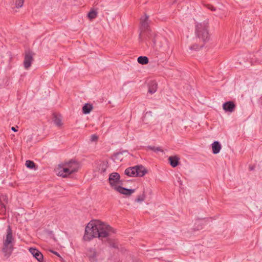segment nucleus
<instances>
[{"instance_id": "cd10ccee", "label": "nucleus", "mask_w": 262, "mask_h": 262, "mask_svg": "<svg viewBox=\"0 0 262 262\" xmlns=\"http://www.w3.org/2000/svg\"><path fill=\"white\" fill-rule=\"evenodd\" d=\"M204 45H205V43L203 42H202L201 43H200L199 44L195 43V44H193V45L191 46L189 48L191 50H196L201 49L202 47H203Z\"/></svg>"}, {"instance_id": "20e7f679", "label": "nucleus", "mask_w": 262, "mask_h": 262, "mask_svg": "<svg viewBox=\"0 0 262 262\" xmlns=\"http://www.w3.org/2000/svg\"><path fill=\"white\" fill-rule=\"evenodd\" d=\"M146 39L147 41L151 40L153 43V47H162V42H166V39L161 35L156 34L151 30H148L146 33Z\"/></svg>"}, {"instance_id": "b1692460", "label": "nucleus", "mask_w": 262, "mask_h": 262, "mask_svg": "<svg viewBox=\"0 0 262 262\" xmlns=\"http://www.w3.org/2000/svg\"><path fill=\"white\" fill-rule=\"evenodd\" d=\"M25 165L27 168L30 169H36L37 168V166L33 161L27 160L26 161Z\"/></svg>"}, {"instance_id": "f3484780", "label": "nucleus", "mask_w": 262, "mask_h": 262, "mask_svg": "<svg viewBox=\"0 0 262 262\" xmlns=\"http://www.w3.org/2000/svg\"><path fill=\"white\" fill-rule=\"evenodd\" d=\"M168 160L170 165L173 168L180 164V158L177 156H170Z\"/></svg>"}, {"instance_id": "ddd939ff", "label": "nucleus", "mask_w": 262, "mask_h": 262, "mask_svg": "<svg viewBox=\"0 0 262 262\" xmlns=\"http://www.w3.org/2000/svg\"><path fill=\"white\" fill-rule=\"evenodd\" d=\"M138 168H139V167L137 166V165L128 167L125 170L124 173L129 177H137V175L139 174V173L137 172L138 169Z\"/></svg>"}, {"instance_id": "bb28decb", "label": "nucleus", "mask_w": 262, "mask_h": 262, "mask_svg": "<svg viewBox=\"0 0 262 262\" xmlns=\"http://www.w3.org/2000/svg\"><path fill=\"white\" fill-rule=\"evenodd\" d=\"M107 162H102L99 166V169L100 170L101 173H104L105 172L107 165Z\"/></svg>"}, {"instance_id": "dca6fc26", "label": "nucleus", "mask_w": 262, "mask_h": 262, "mask_svg": "<svg viewBox=\"0 0 262 262\" xmlns=\"http://www.w3.org/2000/svg\"><path fill=\"white\" fill-rule=\"evenodd\" d=\"M60 167H62V169L60 170L58 173V175L62 178H67L72 173L71 172L70 168H68V166H63L62 165H59Z\"/></svg>"}, {"instance_id": "aec40b11", "label": "nucleus", "mask_w": 262, "mask_h": 262, "mask_svg": "<svg viewBox=\"0 0 262 262\" xmlns=\"http://www.w3.org/2000/svg\"><path fill=\"white\" fill-rule=\"evenodd\" d=\"M212 152L217 154L220 152L221 149V145L219 141H214L212 144Z\"/></svg>"}, {"instance_id": "f704fd0d", "label": "nucleus", "mask_w": 262, "mask_h": 262, "mask_svg": "<svg viewBox=\"0 0 262 262\" xmlns=\"http://www.w3.org/2000/svg\"><path fill=\"white\" fill-rule=\"evenodd\" d=\"M11 129L15 132L17 131V130L14 127H12Z\"/></svg>"}, {"instance_id": "473e14b6", "label": "nucleus", "mask_w": 262, "mask_h": 262, "mask_svg": "<svg viewBox=\"0 0 262 262\" xmlns=\"http://www.w3.org/2000/svg\"><path fill=\"white\" fill-rule=\"evenodd\" d=\"M51 252L54 254L55 255L58 256V257H60V254L56 251H51Z\"/></svg>"}, {"instance_id": "f8f14e48", "label": "nucleus", "mask_w": 262, "mask_h": 262, "mask_svg": "<svg viewBox=\"0 0 262 262\" xmlns=\"http://www.w3.org/2000/svg\"><path fill=\"white\" fill-rule=\"evenodd\" d=\"M29 251L38 261L42 262L43 261V256L38 250L36 248H30Z\"/></svg>"}, {"instance_id": "6e6552de", "label": "nucleus", "mask_w": 262, "mask_h": 262, "mask_svg": "<svg viewBox=\"0 0 262 262\" xmlns=\"http://www.w3.org/2000/svg\"><path fill=\"white\" fill-rule=\"evenodd\" d=\"M108 182L112 187L117 186V184L123 185V182L120 180V176L117 172H112L110 174Z\"/></svg>"}, {"instance_id": "39448f33", "label": "nucleus", "mask_w": 262, "mask_h": 262, "mask_svg": "<svg viewBox=\"0 0 262 262\" xmlns=\"http://www.w3.org/2000/svg\"><path fill=\"white\" fill-rule=\"evenodd\" d=\"M146 39L147 41L151 40L153 43V47H162V42H166V39L161 35L156 34L151 30H148L146 33Z\"/></svg>"}, {"instance_id": "2eb2a0df", "label": "nucleus", "mask_w": 262, "mask_h": 262, "mask_svg": "<svg viewBox=\"0 0 262 262\" xmlns=\"http://www.w3.org/2000/svg\"><path fill=\"white\" fill-rule=\"evenodd\" d=\"M148 19V16L146 15V14L144 18H141V29L142 31H144L145 34L148 30H150L148 29L149 26L147 22Z\"/></svg>"}, {"instance_id": "c85d7f7f", "label": "nucleus", "mask_w": 262, "mask_h": 262, "mask_svg": "<svg viewBox=\"0 0 262 262\" xmlns=\"http://www.w3.org/2000/svg\"><path fill=\"white\" fill-rule=\"evenodd\" d=\"M145 199V194L143 192L142 194L138 195L135 200L137 202H142L144 201Z\"/></svg>"}, {"instance_id": "423d86ee", "label": "nucleus", "mask_w": 262, "mask_h": 262, "mask_svg": "<svg viewBox=\"0 0 262 262\" xmlns=\"http://www.w3.org/2000/svg\"><path fill=\"white\" fill-rule=\"evenodd\" d=\"M35 55L30 49H27L24 52V67L26 69H28L33 61V56Z\"/></svg>"}, {"instance_id": "e433bc0d", "label": "nucleus", "mask_w": 262, "mask_h": 262, "mask_svg": "<svg viewBox=\"0 0 262 262\" xmlns=\"http://www.w3.org/2000/svg\"><path fill=\"white\" fill-rule=\"evenodd\" d=\"M61 261H62V262H66V261L64 260H63L62 258Z\"/></svg>"}, {"instance_id": "c756f323", "label": "nucleus", "mask_w": 262, "mask_h": 262, "mask_svg": "<svg viewBox=\"0 0 262 262\" xmlns=\"http://www.w3.org/2000/svg\"><path fill=\"white\" fill-rule=\"evenodd\" d=\"M24 3V0H16L15 2V5L16 8H21Z\"/></svg>"}, {"instance_id": "412c9836", "label": "nucleus", "mask_w": 262, "mask_h": 262, "mask_svg": "<svg viewBox=\"0 0 262 262\" xmlns=\"http://www.w3.org/2000/svg\"><path fill=\"white\" fill-rule=\"evenodd\" d=\"M93 106L92 104L90 103H85L82 107V113L84 114H89L93 110Z\"/></svg>"}, {"instance_id": "9d476101", "label": "nucleus", "mask_w": 262, "mask_h": 262, "mask_svg": "<svg viewBox=\"0 0 262 262\" xmlns=\"http://www.w3.org/2000/svg\"><path fill=\"white\" fill-rule=\"evenodd\" d=\"M8 198L6 194L0 195V210L2 212L5 213L6 211V205L8 203Z\"/></svg>"}, {"instance_id": "6ab92c4d", "label": "nucleus", "mask_w": 262, "mask_h": 262, "mask_svg": "<svg viewBox=\"0 0 262 262\" xmlns=\"http://www.w3.org/2000/svg\"><path fill=\"white\" fill-rule=\"evenodd\" d=\"M53 121L54 123L58 127H60L62 125L63 123H62V117L60 114H57L56 113H53Z\"/></svg>"}, {"instance_id": "9b49d317", "label": "nucleus", "mask_w": 262, "mask_h": 262, "mask_svg": "<svg viewBox=\"0 0 262 262\" xmlns=\"http://www.w3.org/2000/svg\"><path fill=\"white\" fill-rule=\"evenodd\" d=\"M235 107L236 105L232 101H227L223 104V108L226 112L232 113L234 111Z\"/></svg>"}, {"instance_id": "f03ea898", "label": "nucleus", "mask_w": 262, "mask_h": 262, "mask_svg": "<svg viewBox=\"0 0 262 262\" xmlns=\"http://www.w3.org/2000/svg\"><path fill=\"white\" fill-rule=\"evenodd\" d=\"M14 239L13 237L12 230L11 226L9 225L7 229L6 238L3 241L2 249L4 257L7 259L10 257L14 249Z\"/></svg>"}, {"instance_id": "f257e3e1", "label": "nucleus", "mask_w": 262, "mask_h": 262, "mask_svg": "<svg viewBox=\"0 0 262 262\" xmlns=\"http://www.w3.org/2000/svg\"><path fill=\"white\" fill-rule=\"evenodd\" d=\"M116 232L114 228L100 220H92L85 227L83 239L90 241L97 237L102 240L103 238H106V241L111 247L118 249L115 239L109 237L112 233L115 234Z\"/></svg>"}, {"instance_id": "a878e982", "label": "nucleus", "mask_w": 262, "mask_h": 262, "mask_svg": "<svg viewBox=\"0 0 262 262\" xmlns=\"http://www.w3.org/2000/svg\"><path fill=\"white\" fill-rule=\"evenodd\" d=\"M146 148L148 149L151 150L155 152H158L159 151L163 152V150L160 147H155L151 145H148L146 147Z\"/></svg>"}, {"instance_id": "0eeeda50", "label": "nucleus", "mask_w": 262, "mask_h": 262, "mask_svg": "<svg viewBox=\"0 0 262 262\" xmlns=\"http://www.w3.org/2000/svg\"><path fill=\"white\" fill-rule=\"evenodd\" d=\"M60 165H62L63 166H68V168H70V173H73L77 172L80 167L79 162L75 159H71L68 161H65L64 162L60 164Z\"/></svg>"}, {"instance_id": "c9c22d12", "label": "nucleus", "mask_w": 262, "mask_h": 262, "mask_svg": "<svg viewBox=\"0 0 262 262\" xmlns=\"http://www.w3.org/2000/svg\"><path fill=\"white\" fill-rule=\"evenodd\" d=\"M249 169H250V170H253V169H254V167H253V166H250V167H249Z\"/></svg>"}, {"instance_id": "1a4fd4ad", "label": "nucleus", "mask_w": 262, "mask_h": 262, "mask_svg": "<svg viewBox=\"0 0 262 262\" xmlns=\"http://www.w3.org/2000/svg\"><path fill=\"white\" fill-rule=\"evenodd\" d=\"M114 189L120 193L121 194L126 195L127 196L130 195L135 191L134 189H128L121 186H115Z\"/></svg>"}, {"instance_id": "7c9ffc66", "label": "nucleus", "mask_w": 262, "mask_h": 262, "mask_svg": "<svg viewBox=\"0 0 262 262\" xmlns=\"http://www.w3.org/2000/svg\"><path fill=\"white\" fill-rule=\"evenodd\" d=\"M98 137L96 134H93L91 136V140L92 141H96L98 140Z\"/></svg>"}, {"instance_id": "7ed1b4c3", "label": "nucleus", "mask_w": 262, "mask_h": 262, "mask_svg": "<svg viewBox=\"0 0 262 262\" xmlns=\"http://www.w3.org/2000/svg\"><path fill=\"white\" fill-rule=\"evenodd\" d=\"M209 26L208 23H200L195 27V34L197 37L205 43L209 40Z\"/></svg>"}, {"instance_id": "393cba45", "label": "nucleus", "mask_w": 262, "mask_h": 262, "mask_svg": "<svg viewBox=\"0 0 262 262\" xmlns=\"http://www.w3.org/2000/svg\"><path fill=\"white\" fill-rule=\"evenodd\" d=\"M97 12L96 10L94 9L91 10V11L88 14V17L90 20H93L97 16Z\"/></svg>"}, {"instance_id": "a211bd4d", "label": "nucleus", "mask_w": 262, "mask_h": 262, "mask_svg": "<svg viewBox=\"0 0 262 262\" xmlns=\"http://www.w3.org/2000/svg\"><path fill=\"white\" fill-rule=\"evenodd\" d=\"M148 86V92L151 94H152L157 91L158 88V84L155 80H151L149 82Z\"/></svg>"}, {"instance_id": "5701e85b", "label": "nucleus", "mask_w": 262, "mask_h": 262, "mask_svg": "<svg viewBox=\"0 0 262 262\" xmlns=\"http://www.w3.org/2000/svg\"><path fill=\"white\" fill-rule=\"evenodd\" d=\"M137 61L139 63L143 65L147 64L149 62L148 58L146 56H139L137 59Z\"/></svg>"}, {"instance_id": "72a5a7b5", "label": "nucleus", "mask_w": 262, "mask_h": 262, "mask_svg": "<svg viewBox=\"0 0 262 262\" xmlns=\"http://www.w3.org/2000/svg\"><path fill=\"white\" fill-rule=\"evenodd\" d=\"M120 154L119 152H115L113 154V156L115 157V158H117L118 157V156Z\"/></svg>"}, {"instance_id": "4be33fe9", "label": "nucleus", "mask_w": 262, "mask_h": 262, "mask_svg": "<svg viewBox=\"0 0 262 262\" xmlns=\"http://www.w3.org/2000/svg\"><path fill=\"white\" fill-rule=\"evenodd\" d=\"M137 166L139 167L137 169V172L139 173L140 174L137 175V177H143L144 176L146 173H147V169L142 165H138Z\"/></svg>"}, {"instance_id": "2f4dec72", "label": "nucleus", "mask_w": 262, "mask_h": 262, "mask_svg": "<svg viewBox=\"0 0 262 262\" xmlns=\"http://www.w3.org/2000/svg\"><path fill=\"white\" fill-rule=\"evenodd\" d=\"M206 7L209 9H210V10L212 11H214L216 10V8H215L214 7H213L212 5H210V4H208L206 5Z\"/></svg>"}, {"instance_id": "4468645a", "label": "nucleus", "mask_w": 262, "mask_h": 262, "mask_svg": "<svg viewBox=\"0 0 262 262\" xmlns=\"http://www.w3.org/2000/svg\"><path fill=\"white\" fill-rule=\"evenodd\" d=\"M88 256L91 262L97 261V253L95 249L89 248L88 250Z\"/></svg>"}]
</instances>
